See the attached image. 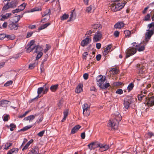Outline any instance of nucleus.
<instances>
[{
  "mask_svg": "<svg viewBox=\"0 0 154 154\" xmlns=\"http://www.w3.org/2000/svg\"><path fill=\"white\" fill-rule=\"evenodd\" d=\"M114 3L112 4V10L114 11H117L122 9L126 2H124L123 3H117L120 1V0H113Z\"/></svg>",
  "mask_w": 154,
  "mask_h": 154,
  "instance_id": "1",
  "label": "nucleus"
},
{
  "mask_svg": "<svg viewBox=\"0 0 154 154\" xmlns=\"http://www.w3.org/2000/svg\"><path fill=\"white\" fill-rule=\"evenodd\" d=\"M49 88V86L47 83H45L43 86V87L38 88L37 90L38 95L37 96H39L42 93L43 94H46L48 91Z\"/></svg>",
  "mask_w": 154,
  "mask_h": 154,
  "instance_id": "2",
  "label": "nucleus"
},
{
  "mask_svg": "<svg viewBox=\"0 0 154 154\" xmlns=\"http://www.w3.org/2000/svg\"><path fill=\"white\" fill-rule=\"evenodd\" d=\"M17 4V3L15 0H13L10 2H8L3 7L2 10L5 11L9 8H14L16 7Z\"/></svg>",
  "mask_w": 154,
  "mask_h": 154,
  "instance_id": "3",
  "label": "nucleus"
},
{
  "mask_svg": "<svg viewBox=\"0 0 154 154\" xmlns=\"http://www.w3.org/2000/svg\"><path fill=\"white\" fill-rule=\"evenodd\" d=\"M105 78V76L104 77L101 75H98L96 78L97 84L101 88L104 84Z\"/></svg>",
  "mask_w": 154,
  "mask_h": 154,
  "instance_id": "4",
  "label": "nucleus"
},
{
  "mask_svg": "<svg viewBox=\"0 0 154 154\" xmlns=\"http://www.w3.org/2000/svg\"><path fill=\"white\" fill-rule=\"evenodd\" d=\"M118 123L119 122L117 121L112 119H110L108 122V126L109 127H111L114 130H116L118 128Z\"/></svg>",
  "mask_w": 154,
  "mask_h": 154,
  "instance_id": "5",
  "label": "nucleus"
},
{
  "mask_svg": "<svg viewBox=\"0 0 154 154\" xmlns=\"http://www.w3.org/2000/svg\"><path fill=\"white\" fill-rule=\"evenodd\" d=\"M35 42V41L34 40H32L28 43L27 45L29 47L26 50L27 53H29L35 49L36 45H34Z\"/></svg>",
  "mask_w": 154,
  "mask_h": 154,
  "instance_id": "6",
  "label": "nucleus"
},
{
  "mask_svg": "<svg viewBox=\"0 0 154 154\" xmlns=\"http://www.w3.org/2000/svg\"><path fill=\"white\" fill-rule=\"evenodd\" d=\"M136 49L134 48H132L127 49L126 51V58H128L130 56L133 55L136 53Z\"/></svg>",
  "mask_w": 154,
  "mask_h": 154,
  "instance_id": "7",
  "label": "nucleus"
},
{
  "mask_svg": "<svg viewBox=\"0 0 154 154\" xmlns=\"http://www.w3.org/2000/svg\"><path fill=\"white\" fill-rule=\"evenodd\" d=\"M134 100H132V97H126L124 100V107L127 109L129 107L130 104L133 102Z\"/></svg>",
  "mask_w": 154,
  "mask_h": 154,
  "instance_id": "8",
  "label": "nucleus"
},
{
  "mask_svg": "<svg viewBox=\"0 0 154 154\" xmlns=\"http://www.w3.org/2000/svg\"><path fill=\"white\" fill-rule=\"evenodd\" d=\"M102 36L101 32L100 31H97L93 37V42H97L99 41L101 39Z\"/></svg>",
  "mask_w": 154,
  "mask_h": 154,
  "instance_id": "9",
  "label": "nucleus"
},
{
  "mask_svg": "<svg viewBox=\"0 0 154 154\" xmlns=\"http://www.w3.org/2000/svg\"><path fill=\"white\" fill-rule=\"evenodd\" d=\"M146 103L145 104H147L149 106H152L154 105V97H146Z\"/></svg>",
  "mask_w": 154,
  "mask_h": 154,
  "instance_id": "10",
  "label": "nucleus"
},
{
  "mask_svg": "<svg viewBox=\"0 0 154 154\" xmlns=\"http://www.w3.org/2000/svg\"><path fill=\"white\" fill-rule=\"evenodd\" d=\"M97 147H99V150L101 152L105 151L108 150L109 148V145L107 144H104L100 143H97L96 145Z\"/></svg>",
  "mask_w": 154,
  "mask_h": 154,
  "instance_id": "11",
  "label": "nucleus"
},
{
  "mask_svg": "<svg viewBox=\"0 0 154 154\" xmlns=\"http://www.w3.org/2000/svg\"><path fill=\"white\" fill-rule=\"evenodd\" d=\"M112 119L117 121L119 122L122 119V117L119 113L117 112H115L112 115Z\"/></svg>",
  "mask_w": 154,
  "mask_h": 154,
  "instance_id": "12",
  "label": "nucleus"
},
{
  "mask_svg": "<svg viewBox=\"0 0 154 154\" xmlns=\"http://www.w3.org/2000/svg\"><path fill=\"white\" fill-rule=\"evenodd\" d=\"M91 41V39L89 36H87L86 38L82 40L81 42V45L82 47L87 45Z\"/></svg>",
  "mask_w": 154,
  "mask_h": 154,
  "instance_id": "13",
  "label": "nucleus"
},
{
  "mask_svg": "<svg viewBox=\"0 0 154 154\" xmlns=\"http://www.w3.org/2000/svg\"><path fill=\"white\" fill-rule=\"evenodd\" d=\"M102 28V26L99 23L91 25V28L93 29V32H94L97 31H98L101 29Z\"/></svg>",
  "mask_w": 154,
  "mask_h": 154,
  "instance_id": "14",
  "label": "nucleus"
},
{
  "mask_svg": "<svg viewBox=\"0 0 154 154\" xmlns=\"http://www.w3.org/2000/svg\"><path fill=\"white\" fill-rule=\"evenodd\" d=\"M146 31L145 34V38L146 40H148L153 34L154 32L153 30H150L149 29L147 30Z\"/></svg>",
  "mask_w": 154,
  "mask_h": 154,
  "instance_id": "15",
  "label": "nucleus"
},
{
  "mask_svg": "<svg viewBox=\"0 0 154 154\" xmlns=\"http://www.w3.org/2000/svg\"><path fill=\"white\" fill-rule=\"evenodd\" d=\"M19 24L14 22H12L8 25V27L11 30H16L17 29L18 27H19Z\"/></svg>",
  "mask_w": 154,
  "mask_h": 154,
  "instance_id": "16",
  "label": "nucleus"
},
{
  "mask_svg": "<svg viewBox=\"0 0 154 154\" xmlns=\"http://www.w3.org/2000/svg\"><path fill=\"white\" fill-rule=\"evenodd\" d=\"M28 154H40L39 153V149L38 147H35L30 150Z\"/></svg>",
  "mask_w": 154,
  "mask_h": 154,
  "instance_id": "17",
  "label": "nucleus"
},
{
  "mask_svg": "<svg viewBox=\"0 0 154 154\" xmlns=\"http://www.w3.org/2000/svg\"><path fill=\"white\" fill-rule=\"evenodd\" d=\"M10 103V102L7 100H2L0 101V105L2 107H5Z\"/></svg>",
  "mask_w": 154,
  "mask_h": 154,
  "instance_id": "18",
  "label": "nucleus"
},
{
  "mask_svg": "<svg viewBox=\"0 0 154 154\" xmlns=\"http://www.w3.org/2000/svg\"><path fill=\"white\" fill-rule=\"evenodd\" d=\"M124 25L125 24L123 22H118L115 25L114 27L116 29H121L123 27Z\"/></svg>",
  "mask_w": 154,
  "mask_h": 154,
  "instance_id": "19",
  "label": "nucleus"
},
{
  "mask_svg": "<svg viewBox=\"0 0 154 154\" xmlns=\"http://www.w3.org/2000/svg\"><path fill=\"white\" fill-rule=\"evenodd\" d=\"M83 85L80 84L78 85L75 89V92L77 93H80L82 91Z\"/></svg>",
  "mask_w": 154,
  "mask_h": 154,
  "instance_id": "20",
  "label": "nucleus"
},
{
  "mask_svg": "<svg viewBox=\"0 0 154 154\" xmlns=\"http://www.w3.org/2000/svg\"><path fill=\"white\" fill-rule=\"evenodd\" d=\"M81 127V126L79 125H77L75 126L72 129L71 133L72 134H74L78 131Z\"/></svg>",
  "mask_w": 154,
  "mask_h": 154,
  "instance_id": "21",
  "label": "nucleus"
},
{
  "mask_svg": "<svg viewBox=\"0 0 154 154\" xmlns=\"http://www.w3.org/2000/svg\"><path fill=\"white\" fill-rule=\"evenodd\" d=\"M112 47V45L111 44H109L107 46L103 53V54L104 56H106L107 54L110 51V49Z\"/></svg>",
  "mask_w": 154,
  "mask_h": 154,
  "instance_id": "22",
  "label": "nucleus"
},
{
  "mask_svg": "<svg viewBox=\"0 0 154 154\" xmlns=\"http://www.w3.org/2000/svg\"><path fill=\"white\" fill-rule=\"evenodd\" d=\"M135 47L137 48L136 49L139 51H143L145 49V46L143 45H141L140 44L137 45Z\"/></svg>",
  "mask_w": 154,
  "mask_h": 154,
  "instance_id": "23",
  "label": "nucleus"
},
{
  "mask_svg": "<svg viewBox=\"0 0 154 154\" xmlns=\"http://www.w3.org/2000/svg\"><path fill=\"white\" fill-rule=\"evenodd\" d=\"M22 16H20V15L14 16L13 17V20L14 23H17L20 19L21 17H22Z\"/></svg>",
  "mask_w": 154,
  "mask_h": 154,
  "instance_id": "24",
  "label": "nucleus"
},
{
  "mask_svg": "<svg viewBox=\"0 0 154 154\" xmlns=\"http://www.w3.org/2000/svg\"><path fill=\"white\" fill-rule=\"evenodd\" d=\"M35 51H34V53H38L39 52H42L43 49L39 45H35Z\"/></svg>",
  "mask_w": 154,
  "mask_h": 154,
  "instance_id": "25",
  "label": "nucleus"
},
{
  "mask_svg": "<svg viewBox=\"0 0 154 154\" xmlns=\"http://www.w3.org/2000/svg\"><path fill=\"white\" fill-rule=\"evenodd\" d=\"M35 118V116L34 115H30L27 117H25L23 120L24 121H31L33 120Z\"/></svg>",
  "mask_w": 154,
  "mask_h": 154,
  "instance_id": "26",
  "label": "nucleus"
},
{
  "mask_svg": "<svg viewBox=\"0 0 154 154\" xmlns=\"http://www.w3.org/2000/svg\"><path fill=\"white\" fill-rule=\"evenodd\" d=\"M58 84H56L55 85H52L50 87V90L52 92L55 91L58 88Z\"/></svg>",
  "mask_w": 154,
  "mask_h": 154,
  "instance_id": "27",
  "label": "nucleus"
},
{
  "mask_svg": "<svg viewBox=\"0 0 154 154\" xmlns=\"http://www.w3.org/2000/svg\"><path fill=\"white\" fill-rule=\"evenodd\" d=\"M51 14V10L49 9H47L44 12L42 15V17H44L46 16H49L50 17V15Z\"/></svg>",
  "mask_w": 154,
  "mask_h": 154,
  "instance_id": "28",
  "label": "nucleus"
},
{
  "mask_svg": "<svg viewBox=\"0 0 154 154\" xmlns=\"http://www.w3.org/2000/svg\"><path fill=\"white\" fill-rule=\"evenodd\" d=\"M11 13L6 14L4 15H2V17L1 19V20H4L5 19H7L9 16H11Z\"/></svg>",
  "mask_w": 154,
  "mask_h": 154,
  "instance_id": "29",
  "label": "nucleus"
},
{
  "mask_svg": "<svg viewBox=\"0 0 154 154\" xmlns=\"http://www.w3.org/2000/svg\"><path fill=\"white\" fill-rule=\"evenodd\" d=\"M83 113L85 116H89L90 114V109L83 110Z\"/></svg>",
  "mask_w": 154,
  "mask_h": 154,
  "instance_id": "30",
  "label": "nucleus"
},
{
  "mask_svg": "<svg viewBox=\"0 0 154 154\" xmlns=\"http://www.w3.org/2000/svg\"><path fill=\"white\" fill-rule=\"evenodd\" d=\"M33 142V140L32 139H31L30 140L23 148L22 150L23 151L24 150L26 149L29 146L30 144H31Z\"/></svg>",
  "mask_w": 154,
  "mask_h": 154,
  "instance_id": "31",
  "label": "nucleus"
},
{
  "mask_svg": "<svg viewBox=\"0 0 154 154\" xmlns=\"http://www.w3.org/2000/svg\"><path fill=\"white\" fill-rule=\"evenodd\" d=\"M51 24L50 23H47L41 26V27L39 28L38 30H40L42 29H44L47 28L48 26L50 25Z\"/></svg>",
  "mask_w": 154,
  "mask_h": 154,
  "instance_id": "32",
  "label": "nucleus"
},
{
  "mask_svg": "<svg viewBox=\"0 0 154 154\" xmlns=\"http://www.w3.org/2000/svg\"><path fill=\"white\" fill-rule=\"evenodd\" d=\"M148 29H151L150 30L154 31V22H152L151 23L148 25Z\"/></svg>",
  "mask_w": 154,
  "mask_h": 154,
  "instance_id": "33",
  "label": "nucleus"
},
{
  "mask_svg": "<svg viewBox=\"0 0 154 154\" xmlns=\"http://www.w3.org/2000/svg\"><path fill=\"white\" fill-rule=\"evenodd\" d=\"M9 118V116L8 114H5L3 116V120L4 122L8 121Z\"/></svg>",
  "mask_w": 154,
  "mask_h": 154,
  "instance_id": "34",
  "label": "nucleus"
},
{
  "mask_svg": "<svg viewBox=\"0 0 154 154\" xmlns=\"http://www.w3.org/2000/svg\"><path fill=\"white\" fill-rule=\"evenodd\" d=\"M26 5V4L23 3L19 6L18 7V8L20 10H21V11H22L25 9Z\"/></svg>",
  "mask_w": 154,
  "mask_h": 154,
  "instance_id": "35",
  "label": "nucleus"
},
{
  "mask_svg": "<svg viewBox=\"0 0 154 154\" xmlns=\"http://www.w3.org/2000/svg\"><path fill=\"white\" fill-rule=\"evenodd\" d=\"M83 110L90 109V105L87 103L84 104L83 106Z\"/></svg>",
  "mask_w": 154,
  "mask_h": 154,
  "instance_id": "36",
  "label": "nucleus"
},
{
  "mask_svg": "<svg viewBox=\"0 0 154 154\" xmlns=\"http://www.w3.org/2000/svg\"><path fill=\"white\" fill-rule=\"evenodd\" d=\"M124 33L126 37H129L130 36L131 33L129 30H125L124 31Z\"/></svg>",
  "mask_w": 154,
  "mask_h": 154,
  "instance_id": "37",
  "label": "nucleus"
},
{
  "mask_svg": "<svg viewBox=\"0 0 154 154\" xmlns=\"http://www.w3.org/2000/svg\"><path fill=\"white\" fill-rule=\"evenodd\" d=\"M134 86V84L132 83H131L128 85L127 87V89L128 92H129L133 89Z\"/></svg>",
  "mask_w": 154,
  "mask_h": 154,
  "instance_id": "38",
  "label": "nucleus"
},
{
  "mask_svg": "<svg viewBox=\"0 0 154 154\" xmlns=\"http://www.w3.org/2000/svg\"><path fill=\"white\" fill-rule=\"evenodd\" d=\"M93 8V6L92 5H91L89 6L87 8L86 11L88 13H90L92 8Z\"/></svg>",
  "mask_w": 154,
  "mask_h": 154,
  "instance_id": "39",
  "label": "nucleus"
},
{
  "mask_svg": "<svg viewBox=\"0 0 154 154\" xmlns=\"http://www.w3.org/2000/svg\"><path fill=\"white\" fill-rule=\"evenodd\" d=\"M69 15L67 14H65L62 17H61L60 19L61 20H64L66 19L69 17Z\"/></svg>",
  "mask_w": 154,
  "mask_h": 154,
  "instance_id": "40",
  "label": "nucleus"
},
{
  "mask_svg": "<svg viewBox=\"0 0 154 154\" xmlns=\"http://www.w3.org/2000/svg\"><path fill=\"white\" fill-rule=\"evenodd\" d=\"M32 127V126L31 125L27 126L24 127L22 129H21L20 130L21 131H25L31 128Z\"/></svg>",
  "mask_w": 154,
  "mask_h": 154,
  "instance_id": "41",
  "label": "nucleus"
},
{
  "mask_svg": "<svg viewBox=\"0 0 154 154\" xmlns=\"http://www.w3.org/2000/svg\"><path fill=\"white\" fill-rule=\"evenodd\" d=\"M6 38L11 40H13L15 38V36L14 35H6Z\"/></svg>",
  "mask_w": 154,
  "mask_h": 154,
  "instance_id": "42",
  "label": "nucleus"
},
{
  "mask_svg": "<svg viewBox=\"0 0 154 154\" xmlns=\"http://www.w3.org/2000/svg\"><path fill=\"white\" fill-rule=\"evenodd\" d=\"M18 150L17 148H13L10 150L12 154H17Z\"/></svg>",
  "mask_w": 154,
  "mask_h": 154,
  "instance_id": "43",
  "label": "nucleus"
},
{
  "mask_svg": "<svg viewBox=\"0 0 154 154\" xmlns=\"http://www.w3.org/2000/svg\"><path fill=\"white\" fill-rule=\"evenodd\" d=\"M12 145V143H7L5 145V146L4 147V149L6 150H7L9 149V147L11 146Z\"/></svg>",
  "mask_w": 154,
  "mask_h": 154,
  "instance_id": "44",
  "label": "nucleus"
},
{
  "mask_svg": "<svg viewBox=\"0 0 154 154\" xmlns=\"http://www.w3.org/2000/svg\"><path fill=\"white\" fill-rule=\"evenodd\" d=\"M148 93L147 91L146 90H144L141 91V95L140 96H145L147 95V94Z\"/></svg>",
  "mask_w": 154,
  "mask_h": 154,
  "instance_id": "45",
  "label": "nucleus"
},
{
  "mask_svg": "<svg viewBox=\"0 0 154 154\" xmlns=\"http://www.w3.org/2000/svg\"><path fill=\"white\" fill-rule=\"evenodd\" d=\"M10 127H11L10 130L11 131H13L14 130V128H15L16 127V125L13 123L11 124L10 125Z\"/></svg>",
  "mask_w": 154,
  "mask_h": 154,
  "instance_id": "46",
  "label": "nucleus"
},
{
  "mask_svg": "<svg viewBox=\"0 0 154 154\" xmlns=\"http://www.w3.org/2000/svg\"><path fill=\"white\" fill-rule=\"evenodd\" d=\"M43 53L42 52H39L38 53V54L36 58V60H38L41 57Z\"/></svg>",
  "mask_w": 154,
  "mask_h": 154,
  "instance_id": "47",
  "label": "nucleus"
},
{
  "mask_svg": "<svg viewBox=\"0 0 154 154\" xmlns=\"http://www.w3.org/2000/svg\"><path fill=\"white\" fill-rule=\"evenodd\" d=\"M109 86V83H106L105 84H103V85L101 89H106Z\"/></svg>",
  "mask_w": 154,
  "mask_h": 154,
  "instance_id": "48",
  "label": "nucleus"
},
{
  "mask_svg": "<svg viewBox=\"0 0 154 154\" xmlns=\"http://www.w3.org/2000/svg\"><path fill=\"white\" fill-rule=\"evenodd\" d=\"M68 114V110L66 109L63 112L64 116L66 117H67Z\"/></svg>",
  "mask_w": 154,
  "mask_h": 154,
  "instance_id": "49",
  "label": "nucleus"
},
{
  "mask_svg": "<svg viewBox=\"0 0 154 154\" xmlns=\"http://www.w3.org/2000/svg\"><path fill=\"white\" fill-rule=\"evenodd\" d=\"M95 144V143L94 142H92L91 143H90L88 145V148L90 149L91 150L93 147V146Z\"/></svg>",
  "mask_w": 154,
  "mask_h": 154,
  "instance_id": "50",
  "label": "nucleus"
},
{
  "mask_svg": "<svg viewBox=\"0 0 154 154\" xmlns=\"http://www.w3.org/2000/svg\"><path fill=\"white\" fill-rule=\"evenodd\" d=\"M13 83V82L12 81H9L6 82L4 85L5 86H7L11 85Z\"/></svg>",
  "mask_w": 154,
  "mask_h": 154,
  "instance_id": "51",
  "label": "nucleus"
},
{
  "mask_svg": "<svg viewBox=\"0 0 154 154\" xmlns=\"http://www.w3.org/2000/svg\"><path fill=\"white\" fill-rule=\"evenodd\" d=\"M50 48H51V46L47 44L46 45V47L44 50V52H45V53H46L47 52V51L49 49H50Z\"/></svg>",
  "mask_w": 154,
  "mask_h": 154,
  "instance_id": "52",
  "label": "nucleus"
},
{
  "mask_svg": "<svg viewBox=\"0 0 154 154\" xmlns=\"http://www.w3.org/2000/svg\"><path fill=\"white\" fill-rule=\"evenodd\" d=\"M45 131L44 130L38 133L37 135L40 137H42L43 136L45 133Z\"/></svg>",
  "mask_w": 154,
  "mask_h": 154,
  "instance_id": "53",
  "label": "nucleus"
},
{
  "mask_svg": "<svg viewBox=\"0 0 154 154\" xmlns=\"http://www.w3.org/2000/svg\"><path fill=\"white\" fill-rule=\"evenodd\" d=\"M116 93L119 94H121L123 93V91L122 89H118L116 91Z\"/></svg>",
  "mask_w": 154,
  "mask_h": 154,
  "instance_id": "54",
  "label": "nucleus"
},
{
  "mask_svg": "<svg viewBox=\"0 0 154 154\" xmlns=\"http://www.w3.org/2000/svg\"><path fill=\"white\" fill-rule=\"evenodd\" d=\"M93 32H93V31H92L91 30H90L87 32L85 35H88V36H91V34Z\"/></svg>",
  "mask_w": 154,
  "mask_h": 154,
  "instance_id": "55",
  "label": "nucleus"
},
{
  "mask_svg": "<svg viewBox=\"0 0 154 154\" xmlns=\"http://www.w3.org/2000/svg\"><path fill=\"white\" fill-rule=\"evenodd\" d=\"M150 15L149 14H147V15L144 18V20L148 21L150 20Z\"/></svg>",
  "mask_w": 154,
  "mask_h": 154,
  "instance_id": "56",
  "label": "nucleus"
},
{
  "mask_svg": "<svg viewBox=\"0 0 154 154\" xmlns=\"http://www.w3.org/2000/svg\"><path fill=\"white\" fill-rule=\"evenodd\" d=\"M74 11V9L73 10H72L71 11V14L70 15V17H69V21H71L72 20V18L73 17V12Z\"/></svg>",
  "mask_w": 154,
  "mask_h": 154,
  "instance_id": "57",
  "label": "nucleus"
},
{
  "mask_svg": "<svg viewBox=\"0 0 154 154\" xmlns=\"http://www.w3.org/2000/svg\"><path fill=\"white\" fill-rule=\"evenodd\" d=\"M21 11V10H20L19 8H17L15 10H13L12 12L13 14H15L16 13H17L18 12H20Z\"/></svg>",
  "mask_w": 154,
  "mask_h": 154,
  "instance_id": "58",
  "label": "nucleus"
},
{
  "mask_svg": "<svg viewBox=\"0 0 154 154\" xmlns=\"http://www.w3.org/2000/svg\"><path fill=\"white\" fill-rule=\"evenodd\" d=\"M35 66V63H33L30 64L29 66V68L30 69H33Z\"/></svg>",
  "mask_w": 154,
  "mask_h": 154,
  "instance_id": "59",
  "label": "nucleus"
},
{
  "mask_svg": "<svg viewBox=\"0 0 154 154\" xmlns=\"http://www.w3.org/2000/svg\"><path fill=\"white\" fill-rule=\"evenodd\" d=\"M35 97V98L29 100V103H30L32 102H33L34 101H35V100H37V99L38 98V97Z\"/></svg>",
  "mask_w": 154,
  "mask_h": 154,
  "instance_id": "60",
  "label": "nucleus"
},
{
  "mask_svg": "<svg viewBox=\"0 0 154 154\" xmlns=\"http://www.w3.org/2000/svg\"><path fill=\"white\" fill-rule=\"evenodd\" d=\"M111 71L113 74H116L118 72V70L116 69L113 68L111 70Z\"/></svg>",
  "mask_w": 154,
  "mask_h": 154,
  "instance_id": "61",
  "label": "nucleus"
},
{
  "mask_svg": "<svg viewBox=\"0 0 154 154\" xmlns=\"http://www.w3.org/2000/svg\"><path fill=\"white\" fill-rule=\"evenodd\" d=\"M5 38H6V35L5 34H0V39L3 40Z\"/></svg>",
  "mask_w": 154,
  "mask_h": 154,
  "instance_id": "62",
  "label": "nucleus"
},
{
  "mask_svg": "<svg viewBox=\"0 0 154 154\" xmlns=\"http://www.w3.org/2000/svg\"><path fill=\"white\" fill-rule=\"evenodd\" d=\"M119 32L118 31H115L114 33V35L116 37H118L119 36Z\"/></svg>",
  "mask_w": 154,
  "mask_h": 154,
  "instance_id": "63",
  "label": "nucleus"
},
{
  "mask_svg": "<svg viewBox=\"0 0 154 154\" xmlns=\"http://www.w3.org/2000/svg\"><path fill=\"white\" fill-rule=\"evenodd\" d=\"M148 135L149 138H151L154 136V134L152 132H149L148 133Z\"/></svg>",
  "mask_w": 154,
  "mask_h": 154,
  "instance_id": "64",
  "label": "nucleus"
}]
</instances>
